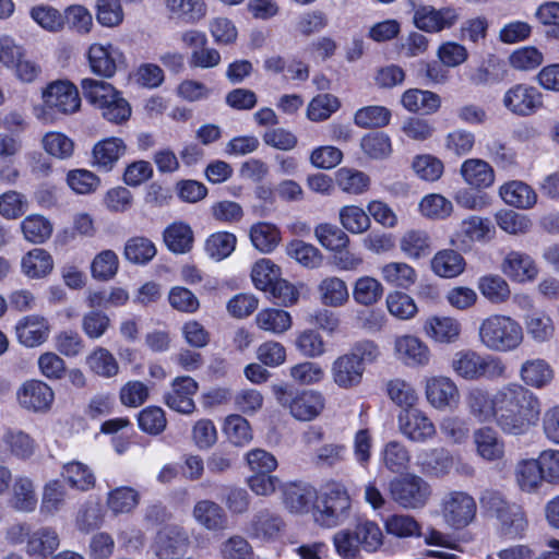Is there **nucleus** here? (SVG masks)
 I'll return each mask as SVG.
<instances>
[{
  "instance_id": "f257e3e1",
  "label": "nucleus",
  "mask_w": 559,
  "mask_h": 559,
  "mask_svg": "<svg viewBox=\"0 0 559 559\" xmlns=\"http://www.w3.org/2000/svg\"><path fill=\"white\" fill-rule=\"evenodd\" d=\"M497 425L506 433H525L540 414V402L528 389L510 383L496 392Z\"/></svg>"
},
{
  "instance_id": "f03ea898",
  "label": "nucleus",
  "mask_w": 559,
  "mask_h": 559,
  "mask_svg": "<svg viewBox=\"0 0 559 559\" xmlns=\"http://www.w3.org/2000/svg\"><path fill=\"white\" fill-rule=\"evenodd\" d=\"M478 335L486 348L500 353L516 349L524 338L522 325L515 319L503 314H491L484 319Z\"/></svg>"
},
{
  "instance_id": "7ed1b4c3",
  "label": "nucleus",
  "mask_w": 559,
  "mask_h": 559,
  "mask_svg": "<svg viewBox=\"0 0 559 559\" xmlns=\"http://www.w3.org/2000/svg\"><path fill=\"white\" fill-rule=\"evenodd\" d=\"M391 498L404 509L424 508L432 495L431 486L423 477L406 474L389 483Z\"/></svg>"
},
{
  "instance_id": "20e7f679",
  "label": "nucleus",
  "mask_w": 559,
  "mask_h": 559,
  "mask_svg": "<svg viewBox=\"0 0 559 559\" xmlns=\"http://www.w3.org/2000/svg\"><path fill=\"white\" fill-rule=\"evenodd\" d=\"M44 107L37 117L51 121L55 114L70 115L79 110L81 98L78 88L70 82L58 81L48 85L43 93Z\"/></svg>"
},
{
  "instance_id": "39448f33",
  "label": "nucleus",
  "mask_w": 559,
  "mask_h": 559,
  "mask_svg": "<svg viewBox=\"0 0 559 559\" xmlns=\"http://www.w3.org/2000/svg\"><path fill=\"white\" fill-rule=\"evenodd\" d=\"M350 509V498L346 489L336 483L325 487L319 504L316 506L314 520L322 526L334 527L342 524Z\"/></svg>"
},
{
  "instance_id": "423d86ee",
  "label": "nucleus",
  "mask_w": 559,
  "mask_h": 559,
  "mask_svg": "<svg viewBox=\"0 0 559 559\" xmlns=\"http://www.w3.org/2000/svg\"><path fill=\"white\" fill-rule=\"evenodd\" d=\"M273 393L277 402L290 409V414L299 420L316 418L324 407V399L316 391L294 392L284 385H274Z\"/></svg>"
},
{
  "instance_id": "0eeeda50",
  "label": "nucleus",
  "mask_w": 559,
  "mask_h": 559,
  "mask_svg": "<svg viewBox=\"0 0 559 559\" xmlns=\"http://www.w3.org/2000/svg\"><path fill=\"white\" fill-rule=\"evenodd\" d=\"M440 512L448 526L462 530L475 520L477 504L474 497L468 492L452 490L442 496Z\"/></svg>"
},
{
  "instance_id": "6e6552de",
  "label": "nucleus",
  "mask_w": 559,
  "mask_h": 559,
  "mask_svg": "<svg viewBox=\"0 0 559 559\" xmlns=\"http://www.w3.org/2000/svg\"><path fill=\"white\" fill-rule=\"evenodd\" d=\"M502 104L513 115L527 117L542 108L543 95L533 85L518 83L504 93Z\"/></svg>"
},
{
  "instance_id": "1a4fd4ad",
  "label": "nucleus",
  "mask_w": 559,
  "mask_h": 559,
  "mask_svg": "<svg viewBox=\"0 0 559 559\" xmlns=\"http://www.w3.org/2000/svg\"><path fill=\"white\" fill-rule=\"evenodd\" d=\"M400 432L413 442H426L436 435V427L425 412L419 408L401 409L397 415Z\"/></svg>"
},
{
  "instance_id": "9d476101",
  "label": "nucleus",
  "mask_w": 559,
  "mask_h": 559,
  "mask_svg": "<svg viewBox=\"0 0 559 559\" xmlns=\"http://www.w3.org/2000/svg\"><path fill=\"white\" fill-rule=\"evenodd\" d=\"M425 394L428 403L438 411L454 408L460 402L457 385L448 377L428 378Z\"/></svg>"
},
{
  "instance_id": "9b49d317",
  "label": "nucleus",
  "mask_w": 559,
  "mask_h": 559,
  "mask_svg": "<svg viewBox=\"0 0 559 559\" xmlns=\"http://www.w3.org/2000/svg\"><path fill=\"white\" fill-rule=\"evenodd\" d=\"M199 389L198 382L189 377H177L171 382V389L164 396L166 405L182 414H191L195 409L193 396Z\"/></svg>"
},
{
  "instance_id": "f8f14e48",
  "label": "nucleus",
  "mask_w": 559,
  "mask_h": 559,
  "mask_svg": "<svg viewBox=\"0 0 559 559\" xmlns=\"http://www.w3.org/2000/svg\"><path fill=\"white\" fill-rule=\"evenodd\" d=\"M459 12L454 8H442L440 10L430 5H421L415 10L414 23L417 28L432 33L450 28L459 20Z\"/></svg>"
},
{
  "instance_id": "ddd939ff",
  "label": "nucleus",
  "mask_w": 559,
  "mask_h": 559,
  "mask_svg": "<svg viewBox=\"0 0 559 559\" xmlns=\"http://www.w3.org/2000/svg\"><path fill=\"white\" fill-rule=\"evenodd\" d=\"M394 350L399 360L409 367H420L429 364L430 350L417 336L402 335L394 342Z\"/></svg>"
},
{
  "instance_id": "4468645a",
  "label": "nucleus",
  "mask_w": 559,
  "mask_h": 559,
  "mask_svg": "<svg viewBox=\"0 0 559 559\" xmlns=\"http://www.w3.org/2000/svg\"><path fill=\"white\" fill-rule=\"evenodd\" d=\"M490 221L478 216L464 219L451 238V245L459 250H469L475 241H483L489 237Z\"/></svg>"
},
{
  "instance_id": "2eb2a0df",
  "label": "nucleus",
  "mask_w": 559,
  "mask_h": 559,
  "mask_svg": "<svg viewBox=\"0 0 559 559\" xmlns=\"http://www.w3.org/2000/svg\"><path fill=\"white\" fill-rule=\"evenodd\" d=\"M465 405L469 415L479 423L497 419L496 393L491 395L486 389L471 388L465 395Z\"/></svg>"
},
{
  "instance_id": "dca6fc26",
  "label": "nucleus",
  "mask_w": 559,
  "mask_h": 559,
  "mask_svg": "<svg viewBox=\"0 0 559 559\" xmlns=\"http://www.w3.org/2000/svg\"><path fill=\"white\" fill-rule=\"evenodd\" d=\"M86 56L91 71L98 76L109 79L117 71V60L121 53L111 45L93 44Z\"/></svg>"
},
{
  "instance_id": "f3484780",
  "label": "nucleus",
  "mask_w": 559,
  "mask_h": 559,
  "mask_svg": "<svg viewBox=\"0 0 559 559\" xmlns=\"http://www.w3.org/2000/svg\"><path fill=\"white\" fill-rule=\"evenodd\" d=\"M283 502L293 513H306L318 499L317 490L305 483H289L282 487Z\"/></svg>"
},
{
  "instance_id": "a211bd4d",
  "label": "nucleus",
  "mask_w": 559,
  "mask_h": 559,
  "mask_svg": "<svg viewBox=\"0 0 559 559\" xmlns=\"http://www.w3.org/2000/svg\"><path fill=\"white\" fill-rule=\"evenodd\" d=\"M20 404L35 412L46 411L53 402V392L46 383L32 380L27 381L20 389L19 393Z\"/></svg>"
},
{
  "instance_id": "6ab92c4d",
  "label": "nucleus",
  "mask_w": 559,
  "mask_h": 559,
  "mask_svg": "<svg viewBox=\"0 0 559 559\" xmlns=\"http://www.w3.org/2000/svg\"><path fill=\"white\" fill-rule=\"evenodd\" d=\"M365 367L356 358L344 354L332 365V377L340 388L350 389L360 384Z\"/></svg>"
},
{
  "instance_id": "aec40b11",
  "label": "nucleus",
  "mask_w": 559,
  "mask_h": 559,
  "mask_svg": "<svg viewBox=\"0 0 559 559\" xmlns=\"http://www.w3.org/2000/svg\"><path fill=\"white\" fill-rule=\"evenodd\" d=\"M460 174L466 185L475 189H487L495 182L492 166L480 158H467L460 168Z\"/></svg>"
},
{
  "instance_id": "412c9836",
  "label": "nucleus",
  "mask_w": 559,
  "mask_h": 559,
  "mask_svg": "<svg viewBox=\"0 0 559 559\" xmlns=\"http://www.w3.org/2000/svg\"><path fill=\"white\" fill-rule=\"evenodd\" d=\"M476 453L487 462H497L504 456V443L490 427L476 429L473 435Z\"/></svg>"
},
{
  "instance_id": "4be33fe9",
  "label": "nucleus",
  "mask_w": 559,
  "mask_h": 559,
  "mask_svg": "<svg viewBox=\"0 0 559 559\" xmlns=\"http://www.w3.org/2000/svg\"><path fill=\"white\" fill-rule=\"evenodd\" d=\"M503 273L511 280L523 283L534 280L538 270L533 259L520 251L509 252L502 263Z\"/></svg>"
},
{
  "instance_id": "5701e85b",
  "label": "nucleus",
  "mask_w": 559,
  "mask_h": 559,
  "mask_svg": "<svg viewBox=\"0 0 559 559\" xmlns=\"http://www.w3.org/2000/svg\"><path fill=\"white\" fill-rule=\"evenodd\" d=\"M499 195L509 205L516 209L528 210L537 202V194L527 183L511 180L499 188Z\"/></svg>"
},
{
  "instance_id": "b1692460",
  "label": "nucleus",
  "mask_w": 559,
  "mask_h": 559,
  "mask_svg": "<svg viewBox=\"0 0 559 559\" xmlns=\"http://www.w3.org/2000/svg\"><path fill=\"white\" fill-rule=\"evenodd\" d=\"M193 518L209 531H223L228 525L224 509L211 500L198 501L193 508Z\"/></svg>"
},
{
  "instance_id": "393cba45",
  "label": "nucleus",
  "mask_w": 559,
  "mask_h": 559,
  "mask_svg": "<svg viewBox=\"0 0 559 559\" xmlns=\"http://www.w3.org/2000/svg\"><path fill=\"white\" fill-rule=\"evenodd\" d=\"M461 323L451 317H432L425 323L426 334L438 343L449 344L459 340Z\"/></svg>"
},
{
  "instance_id": "a878e982",
  "label": "nucleus",
  "mask_w": 559,
  "mask_h": 559,
  "mask_svg": "<svg viewBox=\"0 0 559 559\" xmlns=\"http://www.w3.org/2000/svg\"><path fill=\"white\" fill-rule=\"evenodd\" d=\"M9 506L19 512H32L37 506L34 483L26 476H17L12 486Z\"/></svg>"
},
{
  "instance_id": "bb28decb",
  "label": "nucleus",
  "mask_w": 559,
  "mask_h": 559,
  "mask_svg": "<svg viewBox=\"0 0 559 559\" xmlns=\"http://www.w3.org/2000/svg\"><path fill=\"white\" fill-rule=\"evenodd\" d=\"M59 536L51 527H40L28 535L26 552L31 557L47 558L59 547Z\"/></svg>"
},
{
  "instance_id": "cd10ccee",
  "label": "nucleus",
  "mask_w": 559,
  "mask_h": 559,
  "mask_svg": "<svg viewBox=\"0 0 559 559\" xmlns=\"http://www.w3.org/2000/svg\"><path fill=\"white\" fill-rule=\"evenodd\" d=\"M431 270L440 277L453 278L465 270V260L457 251L443 249L432 258Z\"/></svg>"
},
{
  "instance_id": "c85d7f7f",
  "label": "nucleus",
  "mask_w": 559,
  "mask_h": 559,
  "mask_svg": "<svg viewBox=\"0 0 559 559\" xmlns=\"http://www.w3.org/2000/svg\"><path fill=\"white\" fill-rule=\"evenodd\" d=\"M19 341L27 346L40 345L48 336V325L43 318L29 316L21 320L16 328Z\"/></svg>"
},
{
  "instance_id": "c756f323",
  "label": "nucleus",
  "mask_w": 559,
  "mask_h": 559,
  "mask_svg": "<svg viewBox=\"0 0 559 559\" xmlns=\"http://www.w3.org/2000/svg\"><path fill=\"white\" fill-rule=\"evenodd\" d=\"M126 144L119 138H109L98 142L93 150L94 164L105 171L112 169L117 160L126 153Z\"/></svg>"
},
{
  "instance_id": "7c9ffc66",
  "label": "nucleus",
  "mask_w": 559,
  "mask_h": 559,
  "mask_svg": "<svg viewBox=\"0 0 559 559\" xmlns=\"http://www.w3.org/2000/svg\"><path fill=\"white\" fill-rule=\"evenodd\" d=\"M501 534L509 539L522 538L528 522L522 507L512 503L499 514Z\"/></svg>"
},
{
  "instance_id": "2f4dec72",
  "label": "nucleus",
  "mask_w": 559,
  "mask_h": 559,
  "mask_svg": "<svg viewBox=\"0 0 559 559\" xmlns=\"http://www.w3.org/2000/svg\"><path fill=\"white\" fill-rule=\"evenodd\" d=\"M21 266L27 277L41 278L52 271L53 260L45 249L35 248L22 258Z\"/></svg>"
},
{
  "instance_id": "473e14b6",
  "label": "nucleus",
  "mask_w": 559,
  "mask_h": 559,
  "mask_svg": "<svg viewBox=\"0 0 559 559\" xmlns=\"http://www.w3.org/2000/svg\"><path fill=\"white\" fill-rule=\"evenodd\" d=\"M520 376L526 385L540 389L550 383L554 371L546 360L537 358L526 360L521 367Z\"/></svg>"
},
{
  "instance_id": "72a5a7b5",
  "label": "nucleus",
  "mask_w": 559,
  "mask_h": 559,
  "mask_svg": "<svg viewBox=\"0 0 559 559\" xmlns=\"http://www.w3.org/2000/svg\"><path fill=\"white\" fill-rule=\"evenodd\" d=\"M527 335L536 343L549 341L555 333V324L549 314L544 311H532L524 317Z\"/></svg>"
},
{
  "instance_id": "f704fd0d",
  "label": "nucleus",
  "mask_w": 559,
  "mask_h": 559,
  "mask_svg": "<svg viewBox=\"0 0 559 559\" xmlns=\"http://www.w3.org/2000/svg\"><path fill=\"white\" fill-rule=\"evenodd\" d=\"M402 104L413 112L432 114L439 109L441 100L436 93L412 88L403 94Z\"/></svg>"
},
{
  "instance_id": "c9c22d12",
  "label": "nucleus",
  "mask_w": 559,
  "mask_h": 559,
  "mask_svg": "<svg viewBox=\"0 0 559 559\" xmlns=\"http://www.w3.org/2000/svg\"><path fill=\"white\" fill-rule=\"evenodd\" d=\"M165 5L171 16L191 24L199 22L206 14V4L203 0H165Z\"/></svg>"
},
{
  "instance_id": "e433bc0d",
  "label": "nucleus",
  "mask_w": 559,
  "mask_h": 559,
  "mask_svg": "<svg viewBox=\"0 0 559 559\" xmlns=\"http://www.w3.org/2000/svg\"><path fill=\"white\" fill-rule=\"evenodd\" d=\"M453 371L465 380H478L481 367V355L464 349L454 354L451 362Z\"/></svg>"
},
{
  "instance_id": "4c0bfd02",
  "label": "nucleus",
  "mask_w": 559,
  "mask_h": 559,
  "mask_svg": "<svg viewBox=\"0 0 559 559\" xmlns=\"http://www.w3.org/2000/svg\"><path fill=\"white\" fill-rule=\"evenodd\" d=\"M62 476L68 484L81 491H87L95 486V475L92 469L79 461L69 462L62 467Z\"/></svg>"
},
{
  "instance_id": "58836bf2",
  "label": "nucleus",
  "mask_w": 559,
  "mask_h": 559,
  "mask_svg": "<svg viewBox=\"0 0 559 559\" xmlns=\"http://www.w3.org/2000/svg\"><path fill=\"white\" fill-rule=\"evenodd\" d=\"M164 241L174 253H186L192 248V229L185 223H174L165 229Z\"/></svg>"
},
{
  "instance_id": "ea45409f",
  "label": "nucleus",
  "mask_w": 559,
  "mask_h": 559,
  "mask_svg": "<svg viewBox=\"0 0 559 559\" xmlns=\"http://www.w3.org/2000/svg\"><path fill=\"white\" fill-rule=\"evenodd\" d=\"M382 278L393 286L407 289L415 284L417 273L404 262H390L381 267Z\"/></svg>"
},
{
  "instance_id": "a19ab883",
  "label": "nucleus",
  "mask_w": 559,
  "mask_h": 559,
  "mask_svg": "<svg viewBox=\"0 0 559 559\" xmlns=\"http://www.w3.org/2000/svg\"><path fill=\"white\" fill-rule=\"evenodd\" d=\"M2 444L10 453L20 459L28 460L35 452V441L22 430L9 429L2 437Z\"/></svg>"
},
{
  "instance_id": "79ce46f5",
  "label": "nucleus",
  "mask_w": 559,
  "mask_h": 559,
  "mask_svg": "<svg viewBox=\"0 0 559 559\" xmlns=\"http://www.w3.org/2000/svg\"><path fill=\"white\" fill-rule=\"evenodd\" d=\"M383 292V286L377 278L361 276L354 284L353 298L358 305L372 306L382 298Z\"/></svg>"
},
{
  "instance_id": "37998d69",
  "label": "nucleus",
  "mask_w": 559,
  "mask_h": 559,
  "mask_svg": "<svg viewBox=\"0 0 559 559\" xmlns=\"http://www.w3.org/2000/svg\"><path fill=\"white\" fill-rule=\"evenodd\" d=\"M419 463L428 473L435 476H442L452 468L453 459L449 451L442 448L430 449L419 455Z\"/></svg>"
},
{
  "instance_id": "c03bdc74",
  "label": "nucleus",
  "mask_w": 559,
  "mask_h": 559,
  "mask_svg": "<svg viewBox=\"0 0 559 559\" xmlns=\"http://www.w3.org/2000/svg\"><path fill=\"white\" fill-rule=\"evenodd\" d=\"M321 301L325 306H343L349 297L346 283L338 277H326L319 285Z\"/></svg>"
},
{
  "instance_id": "a18cd8bd",
  "label": "nucleus",
  "mask_w": 559,
  "mask_h": 559,
  "mask_svg": "<svg viewBox=\"0 0 559 559\" xmlns=\"http://www.w3.org/2000/svg\"><path fill=\"white\" fill-rule=\"evenodd\" d=\"M478 289L492 304H503L511 296L509 284L499 275H485L480 277Z\"/></svg>"
},
{
  "instance_id": "49530a36",
  "label": "nucleus",
  "mask_w": 559,
  "mask_h": 559,
  "mask_svg": "<svg viewBox=\"0 0 559 559\" xmlns=\"http://www.w3.org/2000/svg\"><path fill=\"white\" fill-rule=\"evenodd\" d=\"M250 239L259 251L269 253L278 245L281 235L274 225L261 222L251 227Z\"/></svg>"
},
{
  "instance_id": "de8ad7c7",
  "label": "nucleus",
  "mask_w": 559,
  "mask_h": 559,
  "mask_svg": "<svg viewBox=\"0 0 559 559\" xmlns=\"http://www.w3.org/2000/svg\"><path fill=\"white\" fill-rule=\"evenodd\" d=\"M336 182L342 191L358 195L369 189L370 178L360 170L344 167L337 170Z\"/></svg>"
},
{
  "instance_id": "09e8293b",
  "label": "nucleus",
  "mask_w": 559,
  "mask_h": 559,
  "mask_svg": "<svg viewBox=\"0 0 559 559\" xmlns=\"http://www.w3.org/2000/svg\"><path fill=\"white\" fill-rule=\"evenodd\" d=\"M390 400L402 409H414L418 395L413 385L403 379H393L386 383Z\"/></svg>"
},
{
  "instance_id": "8fccbe9b",
  "label": "nucleus",
  "mask_w": 559,
  "mask_h": 559,
  "mask_svg": "<svg viewBox=\"0 0 559 559\" xmlns=\"http://www.w3.org/2000/svg\"><path fill=\"white\" fill-rule=\"evenodd\" d=\"M24 238L33 243H43L52 234L51 223L41 215H28L21 223Z\"/></svg>"
},
{
  "instance_id": "3c124183",
  "label": "nucleus",
  "mask_w": 559,
  "mask_h": 559,
  "mask_svg": "<svg viewBox=\"0 0 559 559\" xmlns=\"http://www.w3.org/2000/svg\"><path fill=\"white\" fill-rule=\"evenodd\" d=\"M81 88L85 99L98 109L116 95V88L103 80L85 78L81 81Z\"/></svg>"
},
{
  "instance_id": "603ef678",
  "label": "nucleus",
  "mask_w": 559,
  "mask_h": 559,
  "mask_svg": "<svg viewBox=\"0 0 559 559\" xmlns=\"http://www.w3.org/2000/svg\"><path fill=\"white\" fill-rule=\"evenodd\" d=\"M360 147L372 159H385L392 153L390 136L381 131L371 132L362 136Z\"/></svg>"
},
{
  "instance_id": "864d4df0",
  "label": "nucleus",
  "mask_w": 559,
  "mask_h": 559,
  "mask_svg": "<svg viewBox=\"0 0 559 559\" xmlns=\"http://www.w3.org/2000/svg\"><path fill=\"white\" fill-rule=\"evenodd\" d=\"M140 502L139 492L127 486L117 487L108 492L107 506L115 513H129Z\"/></svg>"
},
{
  "instance_id": "5fc2aeb1",
  "label": "nucleus",
  "mask_w": 559,
  "mask_h": 559,
  "mask_svg": "<svg viewBox=\"0 0 559 559\" xmlns=\"http://www.w3.org/2000/svg\"><path fill=\"white\" fill-rule=\"evenodd\" d=\"M237 243V238L228 231H218L211 235L205 241V251L215 261H222L229 257Z\"/></svg>"
},
{
  "instance_id": "6e6d98bb",
  "label": "nucleus",
  "mask_w": 559,
  "mask_h": 559,
  "mask_svg": "<svg viewBox=\"0 0 559 559\" xmlns=\"http://www.w3.org/2000/svg\"><path fill=\"white\" fill-rule=\"evenodd\" d=\"M486 155L499 167L510 168L516 164V152L506 141L491 136L486 141Z\"/></svg>"
},
{
  "instance_id": "4d7b16f0",
  "label": "nucleus",
  "mask_w": 559,
  "mask_h": 559,
  "mask_svg": "<svg viewBox=\"0 0 559 559\" xmlns=\"http://www.w3.org/2000/svg\"><path fill=\"white\" fill-rule=\"evenodd\" d=\"M252 526L258 537L272 539L280 535L284 527V522L278 514L264 509L254 515Z\"/></svg>"
},
{
  "instance_id": "13d9d810",
  "label": "nucleus",
  "mask_w": 559,
  "mask_h": 559,
  "mask_svg": "<svg viewBox=\"0 0 559 559\" xmlns=\"http://www.w3.org/2000/svg\"><path fill=\"white\" fill-rule=\"evenodd\" d=\"M401 250L409 258L419 259L427 257L430 251V238L426 231L409 230L400 241Z\"/></svg>"
},
{
  "instance_id": "bf43d9fd",
  "label": "nucleus",
  "mask_w": 559,
  "mask_h": 559,
  "mask_svg": "<svg viewBox=\"0 0 559 559\" xmlns=\"http://www.w3.org/2000/svg\"><path fill=\"white\" fill-rule=\"evenodd\" d=\"M318 241L331 251H341L345 249L349 242L347 234L332 224H320L314 229Z\"/></svg>"
},
{
  "instance_id": "052dcab7",
  "label": "nucleus",
  "mask_w": 559,
  "mask_h": 559,
  "mask_svg": "<svg viewBox=\"0 0 559 559\" xmlns=\"http://www.w3.org/2000/svg\"><path fill=\"white\" fill-rule=\"evenodd\" d=\"M255 322L260 329L278 334L290 328L292 318L281 309H265L258 313Z\"/></svg>"
},
{
  "instance_id": "680f3d73",
  "label": "nucleus",
  "mask_w": 559,
  "mask_h": 559,
  "mask_svg": "<svg viewBox=\"0 0 559 559\" xmlns=\"http://www.w3.org/2000/svg\"><path fill=\"white\" fill-rule=\"evenodd\" d=\"M360 549L368 552L378 550L383 543V535L379 525L372 521L365 520L357 523L354 528Z\"/></svg>"
},
{
  "instance_id": "e2e57ef3",
  "label": "nucleus",
  "mask_w": 559,
  "mask_h": 559,
  "mask_svg": "<svg viewBox=\"0 0 559 559\" xmlns=\"http://www.w3.org/2000/svg\"><path fill=\"white\" fill-rule=\"evenodd\" d=\"M381 455L384 466L392 473H400L406 469L411 460L406 447L397 441L388 442Z\"/></svg>"
},
{
  "instance_id": "0e129e2a",
  "label": "nucleus",
  "mask_w": 559,
  "mask_h": 559,
  "mask_svg": "<svg viewBox=\"0 0 559 559\" xmlns=\"http://www.w3.org/2000/svg\"><path fill=\"white\" fill-rule=\"evenodd\" d=\"M515 478L522 490H535L544 480L537 459L521 461L515 469Z\"/></svg>"
},
{
  "instance_id": "69168bd1",
  "label": "nucleus",
  "mask_w": 559,
  "mask_h": 559,
  "mask_svg": "<svg viewBox=\"0 0 559 559\" xmlns=\"http://www.w3.org/2000/svg\"><path fill=\"white\" fill-rule=\"evenodd\" d=\"M340 222L352 234H362L370 227L369 215L356 205L343 206L340 210Z\"/></svg>"
},
{
  "instance_id": "338daca9",
  "label": "nucleus",
  "mask_w": 559,
  "mask_h": 559,
  "mask_svg": "<svg viewBox=\"0 0 559 559\" xmlns=\"http://www.w3.org/2000/svg\"><path fill=\"white\" fill-rule=\"evenodd\" d=\"M156 254L154 243L145 237H134L124 246V257L132 263L145 264Z\"/></svg>"
},
{
  "instance_id": "774afa93",
  "label": "nucleus",
  "mask_w": 559,
  "mask_h": 559,
  "mask_svg": "<svg viewBox=\"0 0 559 559\" xmlns=\"http://www.w3.org/2000/svg\"><path fill=\"white\" fill-rule=\"evenodd\" d=\"M118 267V255L112 250H104L93 259L91 273L95 280L109 281L117 274Z\"/></svg>"
}]
</instances>
